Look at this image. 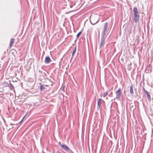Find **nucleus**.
Instances as JSON below:
<instances>
[{"label":"nucleus","mask_w":153,"mask_h":153,"mask_svg":"<svg viewBox=\"0 0 153 153\" xmlns=\"http://www.w3.org/2000/svg\"><path fill=\"white\" fill-rule=\"evenodd\" d=\"M65 87H63V88H62V90H63V91L64 90Z\"/></svg>","instance_id":"nucleus-20"},{"label":"nucleus","mask_w":153,"mask_h":153,"mask_svg":"<svg viewBox=\"0 0 153 153\" xmlns=\"http://www.w3.org/2000/svg\"><path fill=\"white\" fill-rule=\"evenodd\" d=\"M61 146L62 149H64L66 151L69 149V148L65 144L61 145Z\"/></svg>","instance_id":"nucleus-6"},{"label":"nucleus","mask_w":153,"mask_h":153,"mask_svg":"<svg viewBox=\"0 0 153 153\" xmlns=\"http://www.w3.org/2000/svg\"><path fill=\"white\" fill-rule=\"evenodd\" d=\"M15 40V39L13 38H12L10 40V48L13 45V44Z\"/></svg>","instance_id":"nucleus-8"},{"label":"nucleus","mask_w":153,"mask_h":153,"mask_svg":"<svg viewBox=\"0 0 153 153\" xmlns=\"http://www.w3.org/2000/svg\"><path fill=\"white\" fill-rule=\"evenodd\" d=\"M40 89L41 91H42L44 89H45V88L44 87H40Z\"/></svg>","instance_id":"nucleus-18"},{"label":"nucleus","mask_w":153,"mask_h":153,"mask_svg":"<svg viewBox=\"0 0 153 153\" xmlns=\"http://www.w3.org/2000/svg\"><path fill=\"white\" fill-rule=\"evenodd\" d=\"M51 60L49 56H46L45 59V63H49Z\"/></svg>","instance_id":"nucleus-5"},{"label":"nucleus","mask_w":153,"mask_h":153,"mask_svg":"<svg viewBox=\"0 0 153 153\" xmlns=\"http://www.w3.org/2000/svg\"><path fill=\"white\" fill-rule=\"evenodd\" d=\"M143 90L144 91L145 93L146 94L148 100H150L151 99V96L149 94L148 92L146 91V90H145L144 88H143Z\"/></svg>","instance_id":"nucleus-9"},{"label":"nucleus","mask_w":153,"mask_h":153,"mask_svg":"<svg viewBox=\"0 0 153 153\" xmlns=\"http://www.w3.org/2000/svg\"><path fill=\"white\" fill-rule=\"evenodd\" d=\"M59 145L61 146V145H63L61 144V143L60 142H59L58 143Z\"/></svg>","instance_id":"nucleus-19"},{"label":"nucleus","mask_w":153,"mask_h":153,"mask_svg":"<svg viewBox=\"0 0 153 153\" xmlns=\"http://www.w3.org/2000/svg\"><path fill=\"white\" fill-rule=\"evenodd\" d=\"M133 11L134 13H139L137 7H134L133 8Z\"/></svg>","instance_id":"nucleus-11"},{"label":"nucleus","mask_w":153,"mask_h":153,"mask_svg":"<svg viewBox=\"0 0 153 153\" xmlns=\"http://www.w3.org/2000/svg\"><path fill=\"white\" fill-rule=\"evenodd\" d=\"M10 87V88H11V87H12V88H13V86H12V87Z\"/></svg>","instance_id":"nucleus-24"},{"label":"nucleus","mask_w":153,"mask_h":153,"mask_svg":"<svg viewBox=\"0 0 153 153\" xmlns=\"http://www.w3.org/2000/svg\"><path fill=\"white\" fill-rule=\"evenodd\" d=\"M4 90L2 88H0V93H3L4 92Z\"/></svg>","instance_id":"nucleus-17"},{"label":"nucleus","mask_w":153,"mask_h":153,"mask_svg":"<svg viewBox=\"0 0 153 153\" xmlns=\"http://www.w3.org/2000/svg\"><path fill=\"white\" fill-rule=\"evenodd\" d=\"M133 19L134 22L137 23L139 20L140 15L139 13H134Z\"/></svg>","instance_id":"nucleus-3"},{"label":"nucleus","mask_w":153,"mask_h":153,"mask_svg":"<svg viewBox=\"0 0 153 153\" xmlns=\"http://www.w3.org/2000/svg\"><path fill=\"white\" fill-rule=\"evenodd\" d=\"M105 38L104 37H103L101 39L100 46V51H102L104 45L105 44Z\"/></svg>","instance_id":"nucleus-2"},{"label":"nucleus","mask_w":153,"mask_h":153,"mask_svg":"<svg viewBox=\"0 0 153 153\" xmlns=\"http://www.w3.org/2000/svg\"><path fill=\"white\" fill-rule=\"evenodd\" d=\"M116 98L120 99L121 97V89L119 88L116 92Z\"/></svg>","instance_id":"nucleus-4"},{"label":"nucleus","mask_w":153,"mask_h":153,"mask_svg":"<svg viewBox=\"0 0 153 153\" xmlns=\"http://www.w3.org/2000/svg\"><path fill=\"white\" fill-rule=\"evenodd\" d=\"M99 20L98 16H92L91 18L90 22L92 24L94 25L97 23Z\"/></svg>","instance_id":"nucleus-1"},{"label":"nucleus","mask_w":153,"mask_h":153,"mask_svg":"<svg viewBox=\"0 0 153 153\" xmlns=\"http://www.w3.org/2000/svg\"><path fill=\"white\" fill-rule=\"evenodd\" d=\"M40 86H43L42 85H40Z\"/></svg>","instance_id":"nucleus-25"},{"label":"nucleus","mask_w":153,"mask_h":153,"mask_svg":"<svg viewBox=\"0 0 153 153\" xmlns=\"http://www.w3.org/2000/svg\"><path fill=\"white\" fill-rule=\"evenodd\" d=\"M82 33V32L81 31H80L78 33V34L77 35V36H76V38H77L81 34V33Z\"/></svg>","instance_id":"nucleus-16"},{"label":"nucleus","mask_w":153,"mask_h":153,"mask_svg":"<svg viewBox=\"0 0 153 153\" xmlns=\"http://www.w3.org/2000/svg\"><path fill=\"white\" fill-rule=\"evenodd\" d=\"M108 27V23L107 22H106L104 25V28L103 30V33L104 34L106 32Z\"/></svg>","instance_id":"nucleus-7"},{"label":"nucleus","mask_w":153,"mask_h":153,"mask_svg":"<svg viewBox=\"0 0 153 153\" xmlns=\"http://www.w3.org/2000/svg\"><path fill=\"white\" fill-rule=\"evenodd\" d=\"M24 117H23V118H22V120H21L20 122H22V120H23V119L24 118Z\"/></svg>","instance_id":"nucleus-23"},{"label":"nucleus","mask_w":153,"mask_h":153,"mask_svg":"<svg viewBox=\"0 0 153 153\" xmlns=\"http://www.w3.org/2000/svg\"><path fill=\"white\" fill-rule=\"evenodd\" d=\"M108 90L106 92H105L103 93V97H105L108 94Z\"/></svg>","instance_id":"nucleus-12"},{"label":"nucleus","mask_w":153,"mask_h":153,"mask_svg":"<svg viewBox=\"0 0 153 153\" xmlns=\"http://www.w3.org/2000/svg\"><path fill=\"white\" fill-rule=\"evenodd\" d=\"M102 100L100 98H99L98 100V101L97 102V105L99 107V108H100V106H101V101Z\"/></svg>","instance_id":"nucleus-10"},{"label":"nucleus","mask_w":153,"mask_h":153,"mask_svg":"<svg viewBox=\"0 0 153 153\" xmlns=\"http://www.w3.org/2000/svg\"><path fill=\"white\" fill-rule=\"evenodd\" d=\"M46 73L48 74V73H47V72H46V73H44V74H46ZM46 76H47L46 74Z\"/></svg>","instance_id":"nucleus-21"},{"label":"nucleus","mask_w":153,"mask_h":153,"mask_svg":"<svg viewBox=\"0 0 153 153\" xmlns=\"http://www.w3.org/2000/svg\"><path fill=\"white\" fill-rule=\"evenodd\" d=\"M24 117H23V118H22V120H21L20 122H22V120H23V119L24 118Z\"/></svg>","instance_id":"nucleus-22"},{"label":"nucleus","mask_w":153,"mask_h":153,"mask_svg":"<svg viewBox=\"0 0 153 153\" xmlns=\"http://www.w3.org/2000/svg\"><path fill=\"white\" fill-rule=\"evenodd\" d=\"M68 153H74L70 149L67 151Z\"/></svg>","instance_id":"nucleus-14"},{"label":"nucleus","mask_w":153,"mask_h":153,"mask_svg":"<svg viewBox=\"0 0 153 153\" xmlns=\"http://www.w3.org/2000/svg\"><path fill=\"white\" fill-rule=\"evenodd\" d=\"M130 87V92L131 93H133V89L132 87Z\"/></svg>","instance_id":"nucleus-13"},{"label":"nucleus","mask_w":153,"mask_h":153,"mask_svg":"<svg viewBox=\"0 0 153 153\" xmlns=\"http://www.w3.org/2000/svg\"><path fill=\"white\" fill-rule=\"evenodd\" d=\"M76 51V48H74V50H73V51L72 54V56H74V55Z\"/></svg>","instance_id":"nucleus-15"}]
</instances>
